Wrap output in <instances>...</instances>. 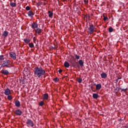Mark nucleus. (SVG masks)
<instances>
[{
    "label": "nucleus",
    "instance_id": "9",
    "mask_svg": "<svg viewBox=\"0 0 128 128\" xmlns=\"http://www.w3.org/2000/svg\"><path fill=\"white\" fill-rule=\"evenodd\" d=\"M4 94L6 96H8L10 94V88H7L6 90H5Z\"/></svg>",
    "mask_w": 128,
    "mask_h": 128
},
{
    "label": "nucleus",
    "instance_id": "35",
    "mask_svg": "<svg viewBox=\"0 0 128 128\" xmlns=\"http://www.w3.org/2000/svg\"><path fill=\"white\" fill-rule=\"evenodd\" d=\"M104 16V22H106V20H108V17H106L105 16Z\"/></svg>",
    "mask_w": 128,
    "mask_h": 128
},
{
    "label": "nucleus",
    "instance_id": "13",
    "mask_svg": "<svg viewBox=\"0 0 128 128\" xmlns=\"http://www.w3.org/2000/svg\"><path fill=\"white\" fill-rule=\"evenodd\" d=\"M71 64H72V66L73 68H80V66L78 64V62H75V63L72 62H71Z\"/></svg>",
    "mask_w": 128,
    "mask_h": 128
},
{
    "label": "nucleus",
    "instance_id": "1",
    "mask_svg": "<svg viewBox=\"0 0 128 128\" xmlns=\"http://www.w3.org/2000/svg\"><path fill=\"white\" fill-rule=\"evenodd\" d=\"M34 75L36 78H40L42 76L46 74V70L42 67H36L34 68Z\"/></svg>",
    "mask_w": 128,
    "mask_h": 128
},
{
    "label": "nucleus",
    "instance_id": "22",
    "mask_svg": "<svg viewBox=\"0 0 128 128\" xmlns=\"http://www.w3.org/2000/svg\"><path fill=\"white\" fill-rule=\"evenodd\" d=\"M64 66L65 68H70V63H68V62L66 61L64 63Z\"/></svg>",
    "mask_w": 128,
    "mask_h": 128
},
{
    "label": "nucleus",
    "instance_id": "17",
    "mask_svg": "<svg viewBox=\"0 0 128 128\" xmlns=\"http://www.w3.org/2000/svg\"><path fill=\"white\" fill-rule=\"evenodd\" d=\"M78 63L80 64V66H81L82 68L84 66V61H82V60H79L78 62Z\"/></svg>",
    "mask_w": 128,
    "mask_h": 128
},
{
    "label": "nucleus",
    "instance_id": "19",
    "mask_svg": "<svg viewBox=\"0 0 128 128\" xmlns=\"http://www.w3.org/2000/svg\"><path fill=\"white\" fill-rule=\"evenodd\" d=\"M48 14L49 18H52V16H54V13L52 12V11H48Z\"/></svg>",
    "mask_w": 128,
    "mask_h": 128
},
{
    "label": "nucleus",
    "instance_id": "4",
    "mask_svg": "<svg viewBox=\"0 0 128 128\" xmlns=\"http://www.w3.org/2000/svg\"><path fill=\"white\" fill-rule=\"evenodd\" d=\"M10 56L11 58L13 59L14 60H16V54L14 52H10Z\"/></svg>",
    "mask_w": 128,
    "mask_h": 128
},
{
    "label": "nucleus",
    "instance_id": "6",
    "mask_svg": "<svg viewBox=\"0 0 128 128\" xmlns=\"http://www.w3.org/2000/svg\"><path fill=\"white\" fill-rule=\"evenodd\" d=\"M26 124H29V126H31L32 128L34 127V122L32 120L30 119H28L26 122Z\"/></svg>",
    "mask_w": 128,
    "mask_h": 128
},
{
    "label": "nucleus",
    "instance_id": "7",
    "mask_svg": "<svg viewBox=\"0 0 128 128\" xmlns=\"http://www.w3.org/2000/svg\"><path fill=\"white\" fill-rule=\"evenodd\" d=\"M14 112V114H16V116H20L22 114V110H20L19 109L15 110Z\"/></svg>",
    "mask_w": 128,
    "mask_h": 128
},
{
    "label": "nucleus",
    "instance_id": "3",
    "mask_svg": "<svg viewBox=\"0 0 128 128\" xmlns=\"http://www.w3.org/2000/svg\"><path fill=\"white\" fill-rule=\"evenodd\" d=\"M94 28H96V27L94 26V24H90L89 26V28H88V32L90 34H94Z\"/></svg>",
    "mask_w": 128,
    "mask_h": 128
},
{
    "label": "nucleus",
    "instance_id": "27",
    "mask_svg": "<svg viewBox=\"0 0 128 128\" xmlns=\"http://www.w3.org/2000/svg\"><path fill=\"white\" fill-rule=\"evenodd\" d=\"M44 104V101H41L39 102V106H42Z\"/></svg>",
    "mask_w": 128,
    "mask_h": 128
},
{
    "label": "nucleus",
    "instance_id": "37",
    "mask_svg": "<svg viewBox=\"0 0 128 128\" xmlns=\"http://www.w3.org/2000/svg\"><path fill=\"white\" fill-rule=\"evenodd\" d=\"M58 72H59V74H60V72H62V70H58Z\"/></svg>",
    "mask_w": 128,
    "mask_h": 128
},
{
    "label": "nucleus",
    "instance_id": "30",
    "mask_svg": "<svg viewBox=\"0 0 128 128\" xmlns=\"http://www.w3.org/2000/svg\"><path fill=\"white\" fill-rule=\"evenodd\" d=\"M108 30L110 32H114V28H112V27H110L108 28Z\"/></svg>",
    "mask_w": 128,
    "mask_h": 128
},
{
    "label": "nucleus",
    "instance_id": "24",
    "mask_svg": "<svg viewBox=\"0 0 128 128\" xmlns=\"http://www.w3.org/2000/svg\"><path fill=\"white\" fill-rule=\"evenodd\" d=\"M116 90H121V92H126V90H128V88H126L125 89H122V88H116Z\"/></svg>",
    "mask_w": 128,
    "mask_h": 128
},
{
    "label": "nucleus",
    "instance_id": "38",
    "mask_svg": "<svg viewBox=\"0 0 128 128\" xmlns=\"http://www.w3.org/2000/svg\"><path fill=\"white\" fill-rule=\"evenodd\" d=\"M40 4H42V3H40H40H37V6H40Z\"/></svg>",
    "mask_w": 128,
    "mask_h": 128
},
{
    "label": "nucleus",
    "instance_id": "20",
    "mask_svg": "<svg viewBox=\"0 0 128 128\" xmlns=\"http://www.w3.org/2000/svg\"><path fill=\"white\" fill-rule=\"evenodd\" d=\"M9 4L10 6H12V8H14L15 6H16V4L15 2H10Z\"/></svg>",
    "mask_w": 128,
    "mask_h": 128
},
{
    "label": "nucleus",
    "instance_id": "40",
    "mask_svg": "<svg viewBox=\"0 0 128 128\" xmlns=\"http://www.w3.org/2000/svg\"><path fill=\"white\" fill-rule=\"evenodd\" d=\"M92 88H94V87L91 86V90H92Z\"/></svg>",
    "mask_w": 128,
    "mask_h": 128
},
{
    "label": "nucleus",
    "instance_id": "29",
    "mask_svg": "<svg viewBox=\"0 0 128 128\" xmlns=\"http://www.w3.org/2000/svg\"><path fill=\"white\" fill-rule=\"evenodd\" d=\"M84 18H86V20H90V16L89 15H86L84 16Z\"/></svg>",
    "mask_w": 128,
    "mask_h": 128
},
{
    "label": "nucleus",
    "instance_id": "26",
    "mask_svg": "<svg viewBox=\"0 0 128 128\" xmlns=\"http://www.w3.org/2000/svg\"><path fill=\"white\" fill-rule=\"evenodd\" d=\"M29 46H30V48H34V43H30V44H29Z\"/></svg>",
    "mask_w": 128,
    "mask_h": 128
},
{
    "label": "nucleus",
    "instance_id": "11",
    "mask_svg": "<svg viewBox=\"0 0 128 128\" xmlns=\"http://www.w3.org/2000/svg\"><path fill=\"white\" fill-rule=\"evenodd\" d=\"M34 30H35L36 34H39L40 36L42 34V30L40 29V28H37L36 29Z\"/></svg>",
    "mask_w": 128,
    "mask_h": 128
},
{
    "label": "nucleus",
    "instance_id": "18",
    "mask_svg": "<svg viewBox=\"0 0 128 128\" xmlns=\"http://www.w3.org/2000/svg\"><path fill=\"white\" fill-rule=\"evenodd\" d=\"M15 106H16L17 108H20V101L16 100L15 102Z\"/></svg>",
    "mask_w": 128,
    "mask_h": 128
},
{
    "label": "nucleus",
    "instance_id": "8",
    "mask_svg": "<svg viewBox=\"0 0 128 128\" xmlns=\"http://www.w3.org/2000/svg\"><path fill=\"white\" fill-rule=\"evenodd\" d=\"M1 72L2 74H4L5 76H8V74H10V72H8V70H2Z\"/></svg>",
    "mask_w": 128,
    "mask_h": 128
},
{
    "label": "nucleus",
    "instance_id": "10",
    "mask_svg": "<svg viewBox=\"0 0 128 128\" xmlns=\"http://www.w3.org/2000/svg\"><path fill=\"white\" fill-rule=\"evenodd\" d=\"M42 98L44 100H48V93H46L42 95Z\"/></svg>",
    "mask_w": 128,
    "mask_h": 128
},
{
    "label": "nucleus",
    "instance_id": "32",
    "mask_svg": "<svg viewBox=\"0 0 128 128\" xmlns=\"http://www.w3.org/2000/svg\"><path fill=\"white\" fill-rule=\"evenodd\" d=\"M54 80L55 82H58L60 80V79L58 78H56L54 79Z\"/></svg>",
    "mask_w": 128,
    "mask_h": 128
},
{
    "label": "nucleus",
    "instance_id": "2",
    "mask_svg": "<svg viewBox=\"0 0 128 128\" xmlns=\"http://www.w3.org/2000/svg\"><path fill=\"white\" fill-rule=\"evenodd\" d=\"M12 68V65L10 64V60H4L2 64V68Z\"/></svg>",
    "mask_w": 128,
    "mask_h": 128
},
{
    "label": "nucleus",
    "instance_id": "43",
    "mask_svg": "<svg viewBox=\"0 0 128 128\" xmlns=\"http://www.w3.org/2000/svg\"><path fill=\"white\" fill-rule=\"evenodd\" d=\"M93 92H95L94 90H93Z\"/></svg>",
    "mask_w": 128,
    "mask_h": 128
},
{
    "label": "nucleus",
    "instance_id": "33",
    "mask_svg": "<svg viewBox=\"0 0 128 128\" xmlns=\"http://www.w3.org/2000/svg\"><path fill=\"white\" fill-rule=\"evenodd\" d=\"M4 60V55L0 56V60Z\"/></svg>",
    "mask_w": 128,
    "mask_h": 128
},
{
    "label": "nucleus",
    "instance_id": "15",
    "mask_svg": "<svg viewBox=\"0 0 128 128\" xmlns=\"http://www.w3.org/2000/svg\"><path fill=\"white\" fill-rule=\"evenodd\" d=\"M28 16H30V18H32L34 16V12L32 11V10H29L28 13Z\"/></svg>",
    "mask_w": 128,
    "mask_h": 128
},
{
    "label": "nucleus",
    "instance_id": "12",
    "mask_svg": "<svg viewBox=\"0 0 128 128\" xmlns=\"http://www.w3.org/2000/svg\"><path fill=\"white\" fill-rule=\"evenodd\" d=\"M2 36L4 38H6L8 36V32L7 30L4 31L2 34Z\"/></svg>",
    "mask_w": 128,
    "mask_h": 128
},
{
    "label": "nucleus",
    "instance_id": "41",
    "mask_svg": "<svg viewBox=\"0 0 128 128\" xmlns=\"http://www.w3.org/2000/svg\"><path fill=\"white\" fill-rule=\"evenodd\" d=\"M44 6H46V3H44Z\"/></svg>",
    "mask_w": 128,
    "mask_h": 128
},
{
    "label": "nucleus",
    "instance_id": "21",
    "mask_svg": "<svg viewBox=\"0 0 128 128\" xmlns=\"http://www.w3.org/2000/svg\"><path fill=\"white\" fill-rule=\"evenodd\" d=\"M24 42H26V44H29V42H30V40L29 38H24Z\"/></svg>",
    "mask_w": 128,
    "mask_h": 128
},
{
    "label": "nucleus",
    "instance_id": "39",
    "mask_svg": "<svg viewBox=\"0 0 128 128\" xmlns=\"http://www.w3.org/2000/svg\"><path fill=\"white\" fill-rule=\"evenodd\" d=\"M124 128H128V126H124Z\"/></svg>",
    "mask_w": 128,
    "mask_h": 128
},
{
    "label": "nucleus",
    "instance_id": "36",
    "mask_svg": "<svg viewBox=\"0 0 128 128\" xmlns=\"http://www.w3.org/2000/svg\"><path fill=\"white\" fill-rule=\"evenodd\" d=\"M84 2H85V4H88V1H87L86 0H84Z\"/></svg>",
    "mask_w": 128,
    "mask_h": 128
},
{
    "label": "nucleus",
    "instance_id": "28",
    "mask_svg": "<svg viewBox=\"0 0 128 128\" xmlns=\"http://www.w3.org/2000/svg\"><path fill=\"white\" fill-rule=\"evenodd\" d=\"M8 100H12V96L10 95H8Z\"/></svg>",
    "mask_w": 128,
    "mask_h": 128
},
{
    "label": "nucleus",
    "instance_id": "42",
    "mask_svg": "<svg viewBox=\"0 0 128 128\" xmlns=\"http://www.w3.org/2000/svg\"><path fill=\"white\" fill-rule=\"evenodd\" d=\"M52 48H54V47H52Z\"/></svg>",
    "mask_w": 128,
    "mask_h": 128
},
{
    "label": "nucleus",
    "instance_id": "23",
    "mask_svg": "<svg viewBox=\"0 0 128 128\" xmlns=\"http://www.w3.org/2000/svg\"><path fill=\"white\" fill-rule=\"evenodd\" d=\"M92 98H94L95 100H96L98 98V94H93Z\"/></svg>",
    "mask_w": 128,
    "mask_h": 128
},
{
    "label": "nucleus",
    "instance_id": "31",
    "mask_svg": "<svg viewBox=\"0 0 128 128\" xmlns=\"http://www.w3.org/2000/svg\"><path fill=\"white\" fill-rule=\"evenodd\" d=\"M75 58H76V60H80V56L76 54Z\"/></svg>",
    "mask_w": 128,
    "mask_h": 128
},
{
    "label": "nucleus",
    "instance_id": "34",
    "mask_svg": "<svg viewBox=\"0 0 128 128\" xmlns=\"http://www.w3.org/2000/svg\"><path fill=\"white\" fill-rule=\"evenodd\" d=\"M26 10H30V8L29 6H27L26 8Z\"/></svg>",
    "mask_w": 128,
    "mask_h": 128
},
{
    "label": "nucleus",
    "instance_id": "25",
    "mask_svg": "<svg viewBox=\"0 0 128 128\" xmlns=\"http://www.w3.org/2000/svg\"><path fill=\"white\" fill-rule=\"evenodd\" d=\"M76 80H77L78 82H79V84H81V82H82V78H77Z\"/></svg>",
    "mask_w": 128,
    "mask_h": 128
},
{
    "label": "nucleus",
    "instance_id": "14",
    "mask_svg": "<svg viewBox=\"0 0 128 128\" xmlns=\"http://www.w3.org/2000/svg\"><path fill=\"white\" fill-rule=\"evenodd\" d=\"M94 86H96V90H100V88H102V84H94Z\"/></svg>",
    "mask_w": 128,
    "mask_h": 128
},
{
    "label": "nucleus",
    "instance_id": "5",
    "mask_svg": "<svg viewBox=\"0 0 128 128\" xmlns=\"http://www.w3.org/2000/svg\"><path fill=\"white\" fill-rule=\"evenodd\" d=\"M31 28H32V30H36V28H38V23L36 22H34L31 24Z\"/></svg>",
    "mask_w": 128,
    "mask_h": 128
},
{
    "label": "nucleus",
    "instance_id": "16",
    "mask_svg": "<svg viewBox=\"0 0 128 128\" xmlns=\"http://www.w3.org/2000/svg\"><path fill=\"white\" fill-rule=\"evenodd\" d=\"M100 76L102 78H106V76H108L106 75V74L104 72H102L101 74H100Z\"/></svg>",
    "mask_w": 128,
    "mask_h": 128
}]
</instances>
